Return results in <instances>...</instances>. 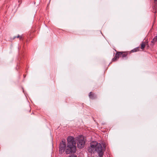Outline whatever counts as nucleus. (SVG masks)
Returning <instances> with one entry per match:
<instances>
[{
    "label": "nucleus",
    "instance_id": "f257e3e1",
    "mask_svg": "<svg viewBox=\"0 0 157 157\" xmlns=\"http://www.w3.org/2000/svg\"><path fill=\"white\" fill-rule=\"evenodd\" d=\"M67 146L66 147L65 142L62 141L60 143L59 151L62 153L66 149V153L67 154H69L72 152H75L76 147L75 146L76 142L75 138L72 136H70L67 138Z\"/></svg>",
    "mask_w": 157,
    "mask_h": 157
},
{
    "label": "nucleus",
    "instance_id": "f03ea898",
    "mask_svg": "<svg viewBox=\"0 0 157 157\" xmlns=\"http://www.w3.org/2000/svg\"><path fill=\"white\" fill-rule=\"evenodd\" d=\"M88 151L92 153L97 151L99 154V157H102L103 152L101 144L96 141L90 143V147L88 148Z\"/></svg>",
    "mask_w": 157,
    "mask_h": 157
},
{
    "label": "nucleus",
    "instance_id": "7ed1b4c3",
    "mask_svg": "<svg viewBox=\"0 0 157 157\" xmlns=\"http://www.w3.org/2000/svg\"><path fill=\"white\" fill-rule=\"evenodd\" d=\"M77 140L78 141L77 143L78 148H82L83 147L85 144L84 136H79L78 137Z\"/></svg>",
    "mask_w": 157,
    "mask_h": 157
},
{
    "label": "nucleus",
    "instance_id": "20e7f679",
    "mask_svg": "<svg viewBox=\"0 0 157 157\" xmlns=\"http://www.w3.org/2000/svg\"><path fill=\"white\" fill-rule=\"evenodd\" d=\"M120 52L117 51V53L115 54V56L112 59V62H115L117 60L119 57H121L120 55Z\"/></svg>",
    "mask_w": 157,
    "mask_h": 157
},
{
    "label": "nucleus",
    "instance_id": "39448f33",
    "mask_svg": "<svg viewBox=\"0 0 157 157\" xmlns=\"http://www.w3.org/2000/svg\"><path fill=\"white\" fill-rule=\"evenodd\" d=\"M89 98L91 99H93L96 98V95L93 92H90L89 95Z\"/></svg>",
    "mask_w": 157,
    "mask_h": 157
},
{
    "label": "nucleus",
    "instance_id": "423d86ee",
    "mask_svg": "<svg viewBox=\"0 0 157 157\" xmlns=\"http://www.w3.org/2000/svg\"><path fill=\"white\" fill-rule=\"evenodd\" d=\"M120 52L121 56V57H122V58H124L126 57L128 54V52Z\"/></svg>",
    "mask_w": 157,
    "mask_h": 157
},
{
    "label": "nucleus",
    "instance_id": "0eeeda50",
    "mask_svg": "<svg viewBox=\"0 0 157 157\" xmlns=\"http://www.w3.org/2000/svg\"><path fill=\"white\" fill-rule=\"evenodd\" d=\"M157 40V36H155L154 38L151 41V42L152 43H154Z\"/></svg>",
    "mask_w": 157,
    "mask_h": 157
},
{
    "label": "nucleus",
    "instance_id": "6e6552de",
    "mask_svg": "<svg viewBox=\"0 0 157 157\" xmlns=\"http://www.w3.org/2000/svg\"><path fill=\"white\" fill-rule=\"evenodd\" d=\"M145 47V44L144 42H142L141 44V49H144Z\"/></svg>",
    "mask_w": 157,
    "mask_h": 157
},
{
    "label": "nucleus",
    "instance_id": "1a4fd4ad",
    "mask_svg": "<svg viewBox=\"0 0 157 157\" xmlns=\"http://www.w3.org/2000/svg\"><path fill=\"white\" fill-rule=\"evenodd\" d=\"M139 47L136 48L132 50L131 51L132 52H134L139 51Z\"/></svg>",
    "mask_w": 157,
    "mask_h": 157
},
{
    "label": "nucleus",
    "instance_id": "9d476101",
    "mask_svg": "<svg viewBox=\"0 0 157 157\" xmlns=\"http://www.w3.org/2000/svg\"><path fill=\"white\" fill-rule=\"evenodd\" d=\"M19 38L20 40H21L22 39V36H20L19 35H18V36L17 37H16V36L14 37V38Z\"/></svg>",
    "mask_w": 157,
    "mask_h": 157
},
{
    "label": "nucleus",
    "instance_id": "9b49d317",
    "mask_svg": "<svg viewBox=\"0 0 157 157\" xmlns=\"http://www.w3.org/2000/svg\"><path fill=\"white\" fill-rule=\"evenodd\" d=\"M69 157H77V156L74 155H71Z\"/></svg>",
    "mask_w": 157,
    "mask_h": 157
},
{
    "label": "nucleus",
    "instance_id": "f8f14e48",
    "mask_svg": "<svg viewBox=\"0 0 157 157\" xmlns=\"http://www.w3.org/2000/svg\"><path fill=\"white\" fill-rule=\"evenodd\" d=\"M28 111H29V112H30L31 111V108L29 106L28 107Z\"/></svg>",
    "mask_w": 157,
    "mask_h": 157
},
{
    "label": "nucleus",
    "instance_id": "ddd939ff",
    "mask_svg": "<svg viewBox=\"0 0 157 157\" xmlns=\"http://www.w3.org/2000/svg\"><path fill=\"white\" fill-rule=\"evenodd\" d=\"M157 0H154V2H156L157 1Z\"/></svg>",
    "mask_w": 157,
    "mask_h": 157
}]
</instances>
